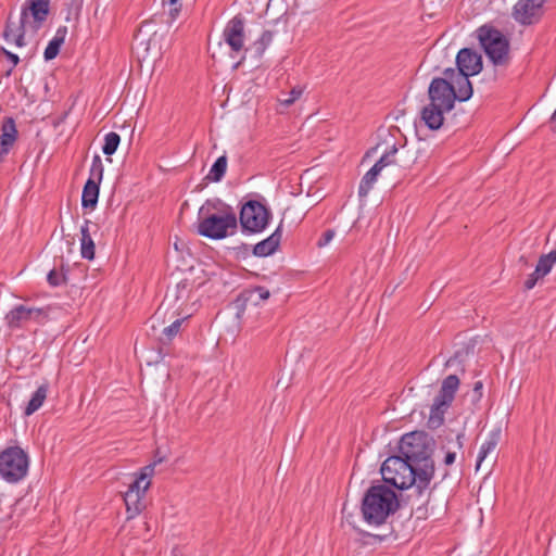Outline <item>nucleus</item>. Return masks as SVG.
Instances as JSON below:
<instances>
[{
  "instance_id": "1",
  "label": "nucleus",
  "mask_w": 556,
  "mask_h": 556,
  "mask_svg": "<svg viewBox=\"0 0 556 556\" xmlns=\"http://www.w3.org/2000/svg\"><path fill=\"white\" fill-rule=\"evenodd\" d=\"M238 217L229 204L218 198L207 199L199 208L197 232L212 240H222L237 232Z\"/></svg>"
},
{
  "instance_id": "2",
  "label": "nucleus",
  "mask_w": 556,
  "mask_h": 556,
  "mask_svg": "<svg viewBox=\"0 0 556 556\" xmlns=\"http://www.w3.org/2000/svg\"><path fill=\"white\" fill-rule=\"evenodd\" d=\"M429 104L421 110V119L431 130L443 125L444 114L452 111L455 104L456 91L448 78L434 77L428 88Z\"/></svg>"
},
{
  "instance_id": "3",
  "label": "nucleus",
  "mask_w": 556,
  "mask_h": 556,
  "mask_svg": "<svg viewBox=\"0 0 556 556\" xmlns=\"http://www.w3.org/2000/svg\"><path fill=\"white\" fill-rule=\"evenodd\" d=\"M400 507L393 490L384 484L371 485L364 494L361 505L363 519L370 526L386 523L389 516Z\"/></svg>"
},
{
  "instance_id": "4",
  "label": "nucleus",
  "mask_w": 556,
  "mask_h": 556,
  "mask_svg": "<svg viewBox=\"0 0 556 556\" xmlns=\"http://www.w3.org/2000/svg\"><path fill=\"white\" fill-rule=\"evenodd\" d=\"M400 456L416 466L421 471L419 484L429 486L434 476V462L431 457L432 450L428 443V437L422 432H409L400 441Z\"/></svg>"
},
{
  "instance_id": "5",
  "label": "nucleus",
  "mask_w": 556,
  "mask_h": 556,
  "mask_svg": "<svg viewBox=\"0 0 556 556\" xmlns=\"http://www.w3.org/2000/svg\"><path fill=\"white\" fill-rule=\"evenodd\" d=\"M386 483L399 490L415 488L417 495H421L429 486H421L419 479L421 471L400 455L388 457L380 469Z\"/></svg>"
},
{
  "instance_id": "6",
  "label": "nucleus",
  "mask_w": 556,
  "mask_h": 556,
  "mask_svg": "<svg viewBox=\"0 0 556 556\" xmlns=\"http://www.w3.org/2000/svg\"><path fill=\"white\" fill-rule=\"evenodd\" d=\"M478 39L484 53L495 66H502L509 60V40L498 29L492 26H481L478 30Z\"/></svg>"
},
{
  "instance_id": "7",
  "label": "nucleus",
  "mask_w": 556,
  "mask_h": 556,
  "mask_svg": "<svg viewBox=\"0 0 556 556\" xmlns=\"http://www.w3.org/2000/svg\"><path fill=\"white\" fill-rule=\"evenodd\" d=\"M270 218L269 208L256 200L247 201L239 213L240 226L245 233L262 232L269 224Z\"/></svg>"
},
{
  "instance_id": "8",
  "label": "nucleus",
  "mask_w": 556,
  "mask_h": 556,
  "mask_svg": "<svg viewBox=\"0 0 556 556\" xmlns=\"http://www.w3.org/2000/svg\"><path fill=\"white\" fill-rule=\"evenodd\" d=\"M458 387L459 379L456 375H450L442 381L430 409L428 424L431 428H438L443 424L444 414L451 406Z\"/></svg>"
},
{
  "instance_id": "9",
  "label": "nucleus",
  "mask_w": 556,
  "mask_h": 556,
  "mask_svg": "<svg viewBox=\"0 0 556 556\" xmlns=\"http://www.w3.org/2000/svg\"><path fill=\"white\" fill-rule=\"evenodd\" d=\"M28 455L20 446L2 450V479L7 482L16 483L24 479L28 472Z\"/></svg>"
},
{
  "instance_id": "10",
  "label": "nucleus",
  "mask_w": 556,
  "mask_h": 556,
  "mask_svg": "<svg viewBox=\"0 0 556 556\" xmlns=\"http://www.w3.org/2000/svg\"><path fill=\"white\" fill-rule=\"evenodd\" d=\"M397 148L393 144L390 150L386 151L382 156L375 163V165L363 176L359 187L358 195L361 198L367 197L375 182L377 181L378 175L387 167L392 164H397L395 155Z\"/></svg>"
},
{
  "instance_id": "11",
  "label": "nucleus",
  "mask_w": 556,
  "mask_h": 556,
  "mask_svg": "<svg viewBox=\"0 0 556 556\" xmlns=\"http://www.w3.org/2000/svg\"><path fill=\"white\" fill-rule=\"evenodd\" d=\"M546 0H518L513 8V17L522 25H531L539 21L543 14V4Z\"/></svg>"
},
{
  "instance_id": "12",
  "label": "nucleus",
  "mask_w": 556,
  "mask_h": 556,
  "mask_svg": "<svg viewBox=\"0 0 556 556\" xmlns=\"http://www.w3.org/2000/svg\"><path fill=\"white\" fill-rule=\"evenodd\" d=\"M223 37L232 52H240L244 47V18L236 15L226 25Z\"/></svg>"
},
{
  "instance_id": "13",
  "label": "nucleus",
  "mask_w": 556,
  "mask_h": 556,
  "mask_svg": "<svg viewBox=\"0 0 556 556\" xmlns=\"http://www.w3.org/2000/svg\"><path fill=\"white\" fill-rule=\"evenodd\" d=\"M443 75L448 78L450 83H453L458 101L464 102L472 97L473 90L469 80V77L472 76L471 74L447 67L443 71Z\"/></svg>"
},
{
  "instance_id": "14",
  "label": "nucleus",
  "mask_w": 556,
  "mask_h": 556,
  "mask_svg": "<svg viewBox=\"0 0 556 556\" xmlns=\"http://www.w3.org/2000/svg\"><path fill=\"white\" fill-rule=\"evenodd\" d=\"M457 72L477 75L482 71L481 55L470 48H463L456 55Z\"/></svg>"
},
{
  "instance_id": "15",
  "label": "nucleus",
  "mask_w": 556,
  "mask_h": 556,
  "mask_svg": "<svg viewBox=\"0 0 556 556\" xmlns=\"http://www.w3.org/2000/svg\"><path fill=\"white\" fill-rule=\"evenodd\" d=\"M42 313L43 311L41 308L18 305L5 315V320L10 327H20L27 320L38 318Z\"/></svg>"
},
{
  "instance_id": "16",
  "label": "nucleus",
  "mask_w": 556,
  "mask_h": 556,
  "mask_svg": "<svg viewBox=\"0 0 556 556\" xmlns=\"http://www.w3.org/2000/svg\"><path fill=\"white\" fill-rule=\"evenodd\" d=\"M282 236V222L277 229L266 239L256 243L253 249V254L258 257H265L274 254L279 248Z\"/></svg>"
},
{
  "instance_id": "17",
  "label": "nucleus",
  "mask_w": 556,
  "mask_h": 556,
  "mask_svg": "<svg viewBox=\"0 0 556 556\" xmlns=\"http://www.w3.org/2000/svg\"><path fill=\"white\" fill-rule=\"evenodd\" d=\"M18 138L15 122L12 117H7L2 122V155L9 153Z\"/></svg>"
},
{
  "instance_id": "18",
  "label": "nucleus",
  "mask_w": 556,
  "mask_h": 556,
  "mask_svg": "<svg viewBox=\"0 0 556 556\" xmlns=\"http://www.w3.org/2000/svg\"><path fill=\"white\" fill-rule=\"evenodd\" d=\"M66 35H67L66 26H60L56 29L54 37L49 41L47 48L45 49L43 58L46 61H51L54 58H56L62 45L65 41Z\"/></svg>"
},
{
  "instance_id": "19",
  "label": "nucleus",
  "mask_w": 556,
  "mask_h": 556,
  "mask_svg": "<svg viewBox=\"0 0 556 556\" xmlns=\"http://www.w3.org/2000/svg\"><path fill=\"white\" fill-rule=\"evenodd\" d=\"M23 18L21 17L18 23L15 24L12 22L11 16L8 18L5 29L2 34L3 38L11 42L13 41L17 47H23L25 45L24 41V31L23 29Z\"/></svg>"
},
{
  "instance_id": "20",
  "label": "nucleus",
  "mask_w": 556,
  "mask_h": 556,
  "mask_svg": "<svg viewBox=\"0 0 556 556\" xmlns=\"http://www.w3.org/2000/svg\"><path fill=\"white\" fill-rule=\"evenodd\" d=\"M89 224L90 220L87 219L80 227V253L83 258L91 261L94 257V242L89 232Z\"/></svg>"
},
{
  "instance_id": "21",
  "label": "nucleus",
  "mask_w": 556,
  "mask_h": 556,
  "mask_svg": "<svg viewBox=\"0 0 556 556\" xmlns=\"http://www.w3.org/2000/svg\"><path fill=\"white\" fill-rule=\"evenodd\" d=\"M28 3L36 27L39 28L49 14V0H28Z\"/></svg>"
},
{
  "instance_id": "22",
  "label": "nucleus",
  "mask_w": 556,
  "mask_h": 556,
  "mask_svg": "<svg viewBox=\"0 0 556 556\" xmlns=\"http://www.w3.org/2000/svg\"><path fill=\"white\" fill-rule=\"evenodd\" d=\"M99 198V184L92 180H87L81 194V205L85 208L93 210L98 203Z\"/></svg>"
},
{
  "instance_id": "23",
  "label": "nucleus",
  "mask_w": 556,
  "mask_h": 556,
  "mask_svg": "<svg viewBox=\"0 0 556 556\" xmlns=\"http://www.w3.org/2000/svg\"><path fill=\"white\" fill-rule=\"evenodd\" d=\"M48 391V383H43L38 387V389L33 393L27 406L25 407L24 413L26 416L33 415L42 406L45 400L47 399Z\"/></svg>"
},
{
  "instance_id": "24",
  "label": "nucleus",
  "mask_w": 556,
  "mask_h": 556,
  "mask_svg": "<svg viewBox=\"0 0 556 556\" xmlns=\"http://www.w3.org/2000/svg\"><path fill=\"white\" fill-rule=\"evenodd\" d=\"M143 495L137 494L134 491H126L124 495V502L126 505L128 518H134L144 508L142 501Z\"/></svg>"
},
{
  "instance_id": "25",
  "label": "nucleus",
  "mask_w": 556,
  "mask_h": 556,
  "mask_svg": "<svg viewBox=\"0 0 556 556\" xmlns=\"http://www.w3.org/2000/svg\"><path fill=\"white\" fill-rule=\"evenodd\" d=\"M500 440V432L493 431L489 434L485 442L482 443L478 457H477V464L476 469L479 470L482 462L488 457L489 454L493 453L498 444Z\"/></svg>"
},
{
  "instance_id": "26",
  "label": "nucleus",
  "mask_w": 556,
  "mask_h": 556,
  "mask_svg": "<svg viewBox=\"0 0 556 556\" xmlns=\"http://www.w3.org/2000/svg\"><path fill=\"white\" fill-rule=\"evenodd\" d=\"M555 263H556V249L552 250L547 254H543L540 256L538 264L535 266V275L545 277L547 274L551 273Z\"/></svg>"
},
{
  "instance_id": "27",
  "label": "nucleus",
  "mask_w": 556,
  "mask_h": 556,
  "mask_svg": "<svg viewBox=\"0 0 556 556\" xmlns=\"http://www.w3.org/2000/svg\"><path fill=\"white\" fill-rule=\"evenodd\" d=\"M226 169L227 156L222 155L214 162L206 178L211 181L218 182L225 176Z\"/></svg>"
},
{
  "instance_id": "28",
  "label": "nucleus",
  "mask_w": 556,
  "mask_h": 556,
  "mask_svg": "<svg viewBox=\"0 0 556 556\" xmlns=\"http://www.w3.org/2000/svg\"><path fill=\"white\" fill-rule=\"evenodd\" d=\"M188 318V316L178 318L174 320L169 326L164 327L162 330V334L160 337V341L163 344L169 343L175 336L180 331V327L182 323Z\"/></svg>"
},
{
  "instance_id": "29",
  "label": "nucleus",
  "mask_w": 556,
  "mask_h": 556,
  "mask_svg": "<svg viewBox=\"0 0 556 556\" xmlns=\"http://www.w3.org/2000/svg\"><path fill=\"white\" fill-rule=\"evenodd\" d=\"M121 142V136L117 132L111 131L104 136V144L102 151L105 155H112L116 152Z\"/></svg>"
},
{
  "instance_id": "30",
  "label": "nucleus",
  "mask_w": 556,
  "mask_h": 556,
  "mask_svg": "<svg viewBox=\"0 0 556 556\" xmlns=\"http://www.w3.org/2000/svg\"><path fill=\"white\" fill-rule=\"evenodd\" d=\"M304 92V88L302 86L293 87L288 93L282 92V97L279 98V103L283 108L291 106L296 100L301 98Z\"/></svg>"
},
{
  "instance_id": "31",
  "label": "nucleus",
  "mask_w": 556,
  "mask_h": 556,
  "mask_svg": "<svg viewBox=\"0 0 556 556\" xmlns=\"http://www.w3.org/2000/svg\"><path fill=\"white\" fill-rule=\"evenodd\" d=\"M103 177V164L99 155H94L90 166V176L88 180H92L94 184L101 182Z\"/></svg>"
},
{
  "instance_id": "32",
  "label": "nucleus",
  "mask_w": 556,
  "mask_h": 556,
  "mask_svg": "<svg viewBox=\"0 0 556 556\" xmlns=\"http://www.w3.org/2000/svg\"><path fill=\"white\" fill-rule=\"evenodd\" d=\"M271 41H273V31L264 30L263 34L261 35L260 39L253 43L255 53L258 56H261L264 53V51L266 50V48L270 45Z\"/></svg>"
},
{
  "instance_id": "33",
  "label": "nucleus",
  "mask_w": 556,
  "mask_h": 556,
  "mask_svg": "<svg viewBox=\"0 0 556 556\" xmlns=\"http://www.w3.org/2000/svg\"><path fill=\"white\" fill-rule=\"evenodd\" d=\"M47 280L52 287H59L62 283H65L67 279L66 274L64 273V266H62L61 271H58L56 269L50 270L47 276Z\"/></svg>"
},
{
  "instance_id": "34",
  "label": "nucleus",
  "mask_w": 556,
  "mask_h": 556,
  "mask_svg": "<svg viewBox=\"0 0 556 556\" xmlns=\"http://www.w3.org/2000/svg\"><path fill=\"white\" fill-rule=\"evenodd\" d=\"M150 486V481L141 480V477H137L128 486L127 491H134L137 494L144 495L146 491Z\"/></svg>"
},
{
  "instance_id": "35",
  "label": "nucleus",
  "mask_w": 556,
  "mask_h": 556,
  "mask_svg": "<svg viewBox=\"0 0 556 556\" xmlns=\"http://www.w3.org/2000/svg\"><path fill=\"white\" fill-rule=\"evenodd\" d=\"M168 5V14L172 21L176 20L181 10L180 0H165L163 1V5Z\"/></svg>"
},
{
  "instance_id": "36",
  "label": "nucleus",
  "mask_w": 556,
  "mask_h": 556,
  "mask_svg": "<svg viewBox=\"0 0 556 556\" xmlns=\"http://www.w3.org/2000/svg\"><path fill=\"white\" fill-rule=\"evenodd\" d=\"M250 298L256 296L261 301H265L270 296V292L265 287H255L251 290H249Z\"/></svg>"
},
{
  "instance_id": "37",
  "label": "nucleus",
  "mask_w": 556,
  "mask_h": 556,
  "mask_svg": "<svg viewBox=\"0 0 556 556\" xmlns=\"http://www.w3.org/2000/svg\"><path fill=\"white\" fill-rule=\"evenodd\" d=\"M336 232L334 230L332 229H327L321 236L320 238L318 239L317 241V247L318 248H324L326 247L327 244L330 243V241L333 239Z\"/></svg>"
},
{
  "instance_id": "38",
  "label": "nucleus",
  "mask_w": 556,
  "mask_h": 556,
  "mask_svg": "<svg viewBox=\"0 0 556 556\" xmlns=\"http://www.w3.org/2000/svg\"><path fill=\"white\" fill-rule=\"evenodd\" d=\"M544 276H536L535 275V270L533 273H531L528 278L526 279L525 281V289L526 290H531L534 288V286L536 285V282L542 279Z\"/></svg>"
},
{
  "instance_id": "39",
  "label": "nucleus",
  "mask_w": 556,
  "mask_h": 556,
  "mask_svg": "<svg viewBox=\"0 0 556 556\" xmlns=\"http://www.w3.org/2000/svg\"><path fill=\"white\" fill-rule=\"evenodd\" d=\"M155 465H156V462H154L153 464H150V465L146 466V467L142 469V471H141V472H140V475H139V476L141 477V480L149 481L148 479H149L150 477H152V476H153V473H154V467H155Z\"/></svg>"
},
{
  "instance_id": "40",
  "label": "nucleus",
  "mask_w": 556,
  "mask_h": 556,
  "mask_svg": "<svg viewBox=\"0 0 556 556\" xmlns=\"http://www.w3.org/2000/svg\"><path fill=\"white\" fill-rule=\"evenodd\" d=\"M482 388H483L482 381L475 382L473 395H472L473 401H479L482 397Z\"/></svg>"
},
{
  "instance_id": "41",
  "label": "nucleus",
  "mask_w": 556,
  "mask_h": 556,
  "mask_svg": "<svg viewBox=\"0 0 556 556\" xmlns=\"http://www.w3.org/2000/svg\"><path fill=\"white\" fill-rule=\"evenodd\" d=\"M2 55H4L12 63V67H14L20 61V59L16 54L5 50L3 47H2Z\"/></svg>"
},
{
  "instance_id": "42",
  "label": "nucleus",
  "mask_w": 556,
  "mask_h": 556,
  "mask_svg": "<svg viewBox=\"0 0 556 556\" xmlns=\"http://www.w3.org/2000/svg\"><path fill=\"white\" fill-rule=\"evenodd\" d=\"M455 458H456V453L455 452H451L448 451L446 454H445V457H444V464L446 466H450L452 465L454 462H455Z\"/></svg>"
},
{
  "instance_id": "43",
  "label": "nucleus",
  "mask_w": 556,
  "mask_h": 556,
  "mask_svg": "<svg viewBox=\"0 0 556 556\" xmlns=\"http://www.w3.org/2000/svg\"><path fill=\"white\" fill-rule=\"evenodd\" d=\"M463 438H464V434L462 433H458L456 435V445H457V448H462L463 447Z\"/></svg>"
},
{
  "instance_id": "44",
  "label": "nucleus",
  "mask_w": 556,
  "mask_h": 556,
  "mask_svg": "<svg viewBox=\"0 0 556 556\" xmlns=\"http://www.w3.org/2000/svg\"><path fill=\"white\" fill-rule=\"evenodd\" d=\"M176 289H177L178 292L186 291L187 290V283L186 282H179L176 286Z\"/></svg>"
},
{
  "instance_id": "45",
  "label": "nucleus",
  "mask_w": 556,
  "mask_h": 556,
  "mask_svg": "<svg viewBox=\"0 0 556 556\" xmlns=\"http://www.w3.org/2000/svg\"><path fill=\"white\" fill-rule=\"evenodd\" d=\"M161 308H162V307H159V309H157V311L155 312V314L153 315V317H152V320H153V321L160 320Z\"/></svg>"
},
{
  "instance_id": "46",
  "label": "nucleus",
  "mask_w": 556,
  "mask_h": 556,
  "mask_svg": "<svg viewBox=\"0 0 556 556\" xmlns=\"http://www.w3.org/2000/svg\"><path fill=\"white\" fill-rule=\"evenodd\" d=\"M369 536L377 539L379 541H382L387 535H380V534H368Z\"/></svg>"
},
{
  "instance_id": "47",
  "label": "nucleus",
  "mask_w": 556,
  "mask_h": 556,
  "mask_svg": "<svg viewBox=\"0 0 556 556\" xmlns=\"http://www.w3.org/2000/svg\"><path fill=\"white\" fill-rule=\"evenodd\" d=\"M519 261L520 262H525V264H527V261H526V258L523 256H520Z\"/></svg>"
}]
</instances>
